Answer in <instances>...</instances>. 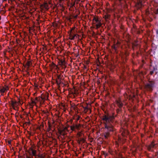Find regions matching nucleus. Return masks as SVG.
I'll list each match as a JSON object with an SVG mask.
<instances>
[{"label": "nucleus", "mask_w": 158, "mask_h": 158, "mask_svg": "<svg viewBox=\"0 0 158 158\" xmlns=\"http://www.w3.org/2000/svg\"><path fill=\"white\" fill-rule=\"evenodd\" d=\"M114 117L112 116L104 115L102 120L104 124L105 128L107 131H113V127L111 124Z\"/></svg>", "instance_id": "obj_1"}, {"label": "nucleus", "mask_w": 158, "mask_h": 158, "mask_svg": "<svg viewBox=\"0 0 158 158\" xmlns=\"http://www.w3.org/2000/svg\"><path fill=\"white\" fill-rule=\"evenodd\" d=\"M154 83L153 81H150L145 85V89L149 91L152 90L154 87Z\"/></svg>", "instance_id": "obj_2"}, {"label": "nucleus", "mask_w": 158, "mask_h": 158, "mask_svg": "<svg viewBox=\"0 0 158 158\" xmlns=\"http://www.w3.org/2000/svg\"><path fill=\"white\" fill-rule=\"evenodd\" d=\"M93 23L95 24V26H96V29L99 28L102 25L100 21L99 20L98 18L96 17L94 18L93 21Z\"/></svg>", "instance_id": "obj_3"}, {"label": "nucleus", "mask_w": 158, "mask_h": 158, "mask_svg": "<svg viewBox=\"0 0 158 158\" xmlns=\"http://www.w3.org/2000/svg\"><path fill=\"white\" fill-rule=\"evenodd\" d=\"M30 153L33 156H35L36 155V151L34 150L33 148H30Z\"/></svg>", "instance_id": "obj_4"}, {"label": "nucleus", "mask_w": 158, "mask_h": 158, "mask_svg": "<svg viewBox=\"0 0 158 158\" xmlns=\"http://www.w3.org/2000/svg\"><path fill=\"white\" fill-rule=\"evenodd\" d=\"M116 104L119 107H121L123 106V104L121 101L120 100H117L116 101Z\"/></svg>", "instance_id": "obj_5"}, {"label": "nucleus", "mask_w": 158, "mask_h": 158, "mask_svg": "<svg viewBox=\"0 0 158 158\" xmlns=\"http://www.w3.org/2000/svg\"><path fill=\"white\" fill-rule=\"evenodd\" d=\"M155 146V144L153 143H152L151 144L148 148V149L150 150H151V148H153Z\"/></svg>", "instance_id": "obj_6"}, {"label": "nucleus", "mask_w": 158, "mask_h": 158, "mask_svg": "<svg viewBox=\"0 0 158 158\" xmlns=\"http://www.w3.org/2000/svg\"><path fill=\"white\" fill-rule=\"evenodd\" d=\"M8 89V88L7 87H6V88H3L1 90V91L2 93H4L6 91H7Z\"/></svg>", "instance_id": "obj_7"}, {"label": "nucleus", "mask_w": 158, "mask_h": 158, "mask_svg": "<svg viewBox=\"0 0 158 158\" xmlns=\"http://www.w3.org/2000/svg\"><path fill=\"white\" fill-rule=\"evenodd\" d=\"M75 36V35L71 33L70 34V37L71 40H73L74 39Z\"/></svg>", "instance_id": "obj_8"}, {"label": "nucleus", "mask_w": 158, "mask_h": 158, "mask_svg": "<svg viewBox=\"0 0 158 158\" xmlns=\"http://www.w3.org/2000/svg\"><path fill=\"white\" fill-rule=\"evenodd\" d=\"M83 134L81 132H78L77 136L78 138H81L82 137Z\"/></svg>", "instance_id": "obj_9"}, {"label": "nucleus", "mask_w": 158, "mask_h": 158, "mask_svg": "<svg viewBox=\"0 0 158 158\" xmlns=\"http://www.w3.org/2000/svg\"><path fill=\"white\" fill-rule=\"evenodd\" d=\"M60 134L63 136H64V135L66 134V133H65L64 131V129L60 131Z\"/></svg>", "instance_id": "obj_10"}, {"label": "nucleus", "mask_w": 158, "mask_h": 158, "mask_svg": "<svg viewBox=\"0 0 158 158\" xmlns=\"http://www.w3.org/2000/svg\"><path fill=\"white\" fill-rule=\"evenodd\" d=\"M71 129L72 131H74L75 129V126L74 125L70 126Z\"/></svg>", "instance_id": "obj_11"}, {"label": "nucleus", "mask_w": 158, "mask_h": 158, "mask_svg": "<svg viewBox=\"0 0 158 158\" xmlns=\"http://www.w3.org/2000/svg\"><path fill=\"white\" fill-rule=\"evenodd\" d=\"M109 132H108L106 133V134L105 135V137L106 138H107V137L109 136Z\"/></svg>", "instance_id": "obj_12"}, {"label": "nucleus", "mask_w": 158, "mask_h": 158, "mask_svg": "<svg viewBox=\"0 0 158 158\" xmlns=\"http://www.w3.org/2000/svg\"><path fill=\"white\" fill-rule=\"evenodd\" d=\"M16 103H17V102L16 101H15V102H12V106L13 107L14 106L15 104Z\"/></svg>", "instance_id": "obj_13"}, {"label": "nucleus", "mask_w": 158, "mask_h": 158, "mask_svg": "<svg viewBox=\"0 0 158 158\" xmlns=\"http://www.w3.org/2000/svg\"><path fill=\"white\" fill-rule=\"evenodd\" d=\"M80 127V125H76L75 126V128H76L77 129H78Z\"/></svg>", "instance_id": "obj_14"}, {"label": "nucleus", "mask_w": 158, "mask_h": 158, "mask_svg": "<svg viewBox=\"0 0 158 158\" xmlns=\"http://www.w3.org/2000/svg\"><path fill=\"white\" fill-rule=\"evenodd\" d=\"M80 140L81 141H82L83 142H84V139L83 138H80Z\"/></svg>", "instance_id": "obj_15"}, {"label": "nucleus", "mask_w": 158, "mask_h": 158, "mask_svg": "<svg viewBox=\"0 0 158 158\" xmlns=\"http://www.w3.org/2000/svg\"><path fill=\"white\" fill-rule=\"evenodd\" d=\"M40 158H44V156H39Z\"/></svg>", "instance_id": "obj_16"}, {"label": "nucleus", "mask_w": 158, "mask_h": 158, "mask_svg": "<svg viewBox=\"0 0 158 158\" xmlns=\"http://www.w3.org/2000/svg\"><path fill=\"white\" fill-rule=\"evenodd\" d=\"M105 16L106 17V18L108 19L109 17L110 16L109 15H105Z\"/></svg>", "instance_id": "obj_17"}, {"label": "nucleus", "mask_w": 158, "mask_h": 158, "mask_svg": "<svg viewBox=\"0 0 158 158\" xmlns=\"http://www.w3.org/2000/svg\"><path fill=\"white\" fill-rule=\"evenodd\" d=\"M8 0L10 1L11 2H12L13 1H15L16 2V0Z\"/></svg>", "instance_id": "obj_18"}, {"label": "nucleus", "mask_w": 158, "mask_h": 158, "mask_svg": "<svg viewBox=\"0 0 158 158\" xmlns=\"http://www.w3.org/2000/svg\"><path fill=\"white\" fill-rule=\"evenodd\" d=\"M156 14H158V8L156 10Z\"/></svg>", "instance_id": "obj_19"}, {"label": "nucleus", "mask_w": 158, "mask_h": 158, "mask_svg": "<svg viewBox=\"0 0 158 158\" xmlns=\"http://www.w3.org/2000/svg\"><path fill=\"white\" fill-rule=\"evenodd\" d=\"M150 73L151 75L153 73V71H150Z\"/></svg>", "instance_id": "obj_20"}, {"label": "nucleus", "mask_w": 158, "mask_h": 158, "mask_svg": "<svg viewBox=\"0 0 158 158\" xmlns=\"http://www.w3.org/2000/svg\"><path fill=\"white\" fill-rule=\"evenodd\" d=\"M26 158H33L32 157H30V156H27Z\"/></svg>", "instance_id": "obj_21"}, {"label": "nucleus", "mask_w": 158, "mask_h": 158, "mask_svg": "<svg viewBox=\"0 0 158 158\" xmlns=\"http://www.w3.org/2000/svg\"><path fill=\"white\" fill-rule=\"evenodd\" d=\"M157 33L158 34V31L157 32Z\"/></svg>", "instance_id": "obj_22"}, {"label": "nucleus", "mask_w": 158, "mask_h": 158, "mask_svg": "<svg viewBox=\"0 0 158 158\" xmlns=\"http://www.w3.org/2000/svg\"><path fill=\"white\" fill-rule=\"evenodd\" d=\"M120 1L121 0H119Z\"/></svg>", "instance_id": "obj_23"}, {"label": "nucleus", "mask_w": 158, "mask_h": 158, "mask_svg": "<svg viewBox=\"0 0 158 158\" xmlns=\"http://www.w3.org/2000/svg\"><path fill=\"white\" fill-rule=\"evenodd\" d=\"M19 0V1H20V0Z\"/></svg>", "instance_id": "obj_24"}]
</instances>
